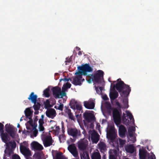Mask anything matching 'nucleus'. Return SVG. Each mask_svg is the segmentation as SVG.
I'll return each mask as SVG.
<instances>
[{"label": "nucleus", "instance_id": "obj_1", "mask_svg": "<svg viewBox=\"0 0 159 159\" xmlns=\"http://www.w3.org/2000/svg\"><path fill=\"white\" fill-rule=\"evenodd\" d=\"M93 69L88 64L82 65L77 67V71L75 74L76 76L72 79V83L75 85H80L84 80V79L82 78L83 75L86 76L88 78L87 82L89 84L93 83L99 84L102 81L103 76V72L101 70L95 71L93 74H90L92 73Z\"/></svg>", "mask_w": 159, "mask_h": 159}, {"label": "nucleus", "instance_id": "obj_2", "mask_svg": "<svg viewBox=\"0 0 159 159\" xmlns=\"http://www.w3.org/2000/svg\"><path fill=\"white\" fill-rule=\"evenodd\" d=\"M44 115H42L41 118L39 119V121L38 128L39 132L42 133L41 134V139L43 142L44 147H46L52 145L53 140L49 133L44 132L45 129L43 125L44 124Z\"/></svg>", "mask_w": 159, "mask_h": 159}, {"label": "nucleus", "instance_id": "obj_3", "mask_svg": "<svg viewBox=\"0 0 159 159\" xmlns=\"http://www.w3.org/2000/svg\"><path fill=\"white\" fill-rule=\"evenodd\" d=\"M106 131L107 138L109 141L110 144L114 147L117 146L118 143L115 139L116 136V131L114 129V126L108 125Z\"/></svg>", "mask_w": 159, "mask_h": 159}, {"label": "nucleus", "instance_id": "obj_4", "mask_svg": "<svg viewBox=\"0 0 159 159\" xmlns=\"http://www.w3.org/2000/svg\"><path fill=\"white\" fill-rule=\"evenodd\" d=\"M71 84L67 83L63 85L62 88V90L60 88L55 87L52 89V93L56 98H61L66 96V91L68 89L70 88Z\"/></svg>", "mask_w": 159, "mask_h": 159}, {"label": "nucleus", "instance_id": "obj_5", "mask_svg": "<svg viewBox=\"0 0 159 159\" xmlns=\"http://www.w3.org/2000/svg\"><path fill=\"white\" fill-rule=\"evenodd\" d=\"M121 111L116 109H114L113 111V117L114 121L117 126L119 127V131L124 132H126V130L125 127L122 125L119 126L121 121Z\"/></svg>", "mask_w": 159, "mask_h": 159}, {"label": "nucleus", "instance_id": "obj_6", "mask_svg": "<svg viewBox=\"0 0 159 159\" xmlns=\"http://www.w3.org/2000/svg\"><path fill=\"white\" fill-rule=\"evenodd\" d=\"M138 147L140 148L139 155L140 159H156V157L153 153L151 152L149 154L145 149L140 145Z\"/></svg>", "mask_w": 159, "mask_h": 159}, {"label": "nucleus", "instance_id": "obj_7", "mask_svg": "<svg viewBox=\"0 0 159 159\" xmlns=\"http://www.w3.org/2000/svg\"><path fill=\"white\" fill-rule=\"evenodd\" d=\"M6 149L4 151L5 154L3 157L4 159H6L7 157H9L13 153L12 149L16 147V143L14 141H11L5 144Z\"/></svg>", "mask_w": 159, "mask_h": 159}, {"label": "nucleus", "instance_id": "obj_8", "mask_svg": "<svg viewBox=\"0 0 159 159\" xmlns=\"http://www.w3.org/2000/svg\"><path fill=\"white\" fill-rule=\"evenodd\" d=\"M125 113H123L121 118V120L122 122L126 125H129V120L126 118V116L128 117L132 123L134 124V119L131 112L127 110L125 111Z\"/></svg>", "mask_w": 159, "mask_h": 159}, {"label": "nucleus", "instance_id": "obj_9", "mask_svg": "<svg viewBox=\"0 0 159 159\" xmlns=\"http://www.w3.org/2000/svg\"><path fill=\"white\" fill-rule=\"evenodd\" d=\"M20 150L21 153L25 157L31 156V151L27 142L24 141L20 144Z\"/></svg>", "mask_w": 159, "mask_h": 159}, {"label": "nucleus", "instance_id": "obj_10", "mask_svg": "<svg viewBox=\"0 0 159 159\" xmlns=\"http://www.w3.org/2000/svg\"><path fill=\"white\" fill-rule=\"evenodd\" d=\"M135 128L133 126L129 127L128 129V134L127 135L128 141L130 143H134L136 141L135 133Z\"/></svg>", "mask_w": 159, "mask_h": 159}, {"label": "nucleus", "instance_id": "obj_11", "mask_svg": "<svg viewBox=\"0 0 159 159\" xmlns=\"http://www.w3.org/2000/svg\"><path fill=\"white\" fill-rule=\"evenodd\" d=\"M4 125L0 123V132H1V137L2 141L6 144L9 140V136L7 133L3 132Z\"/></svg>", "mask_w": 159, "mask_h": 159}, {"label": "nucleus", "instance_id": "obj_12", "mask_svg": "<svg viewBox=\"0 0 159 159\" xmlns=\"http://www.w3.org/2000/svg\"><path fill=\"white\" fill-rule=\"evenodd\" d=\"M89 134L91 136L93 143H97L99 140V136L98 134L94 130H89Z\"/></svg>", "mask_w": 159, "mask_h": 159}, {"label": "nucleus", "instance_id": "obj_13", "mask_svg": "<svg viewBox=\"0 0 159 159\" xmlns=\"http://www.w3.org/2000/svg\"><path fill=\"white\" fill-rule=\"evenodd\" d=\"M5 129L6 131L12 138H13L15 137L14 128L12 125L10 124H6L5 125Z\"/></svg>", "mask_w": 159, "mask_h": 159}, {"label": "nucleus", "instance_id": "obj_14", "mask_svg": "<svg viewBox=\"0 0 159 159\" xmlns=\"http://www.w3.org/2000/svg\"><path fill=\"white\" fill-rule=\"evenodd\" d=\"M67 132L69 135L75 138L80 135V131L75 128H69L67 129Z\"/></svg>", "mask_w": 159, "mask_h": 159}, {"label": "nucleus", "instance_id": "obj_15", "mask_svg": "<svg viewBox=\"0 0 159 159\" xmlns=\"http://www.w3.org/2000/svg\"><path fill=\"white\" fill-rule=\"evenodd\" d=\"M88 145V142L86 140H81L78 142V148L80 150L82 151L86 149Z\"/></svg>", "mask_w": 159, "mask_h": 159}, {"label": "nucleus", "instance_id": "obj_16", "mask_svg": "<svg viewBox=\"0 0 159 159\" xmlns=\"http://www.w3.org/2000/svg\"><path fill=\"white\" fill-rule=\"evenodd\" d=\"M125 152L128 153L132 154L136 151V148L133 144H127L124 146Z\"/></svg>", "mask_w": 159, "mask_h": 159}, {"label": "nucleus", "instance_id": "obj_17", "mask_svg": "<svg viewBox=\"0 0 159 159\" xmlns=\"http://www.w3.org/2000/svg\"><path fill=\"white\" fill-rule=\"evenodd\" d=\"M45 114L47 117L52 119H53L57 114L55 110L53 108L48 109Z\"/></svg>", "mask_w": 159, "mask_h": 159}, {"label": "nucleus", "instance_id": "obj_18", "mask_svg": "<svg viewBox=\"0 0 159 159\" xmlns=\"http://www.w3.org/2000/svg\"><path fill=\"white\" fill-rule=\"evenodd\" d=\"M68 149L74 157H78L77 148L74 144L69 145L68 147Z\"/></svg>", "mask_w": 159, "mask_h": 159}, {"label": "nucleus", "instance_id": "obj_19", "mask_svg": "<svg viewBox=\"0 0 159 159\" xmlns=\"http://www.w3.org/2000/svg\"><path fill=\"white\" fill-rule=\"evenodd\" d=\"M119 149H110L109 152V159H116V157L119 156Z\"/></svg>", "mask_w": 159, "mask_h": 159}, {"label": "nucleus", "instance_id": "obj_20", "mask_svg": "<svg viewBox=\"0 0 159 159\" xmlns=\"http://www.w3.org/2000/svg\"><path fill=\"white\" fill-rule=\"evenodd\" d=\"M125 84L124 82L121 80V79H119L116 80L115 87L119 93H120L123 90Z\"/></svg>", "mask_w": 159, "mask_h": 159}, {"label": "nucleus", "instance_id": "obj_21", "mask_svg": "<svg viewBox=\"0 0 159 159\" xmlns=\"http://www.w3.org/2000/svg\"><path fill=\"white\" fill-rule=\"evenodd\" d=\"M103 104L101 105V109L103 114L105 116V113L110 114L111 111L112 109L111 105L109 103L106 102L105 104L106 109L103 110Z\"/></svg>", "mask_w": 159, "mask_h": 159}, {"label": "nucleus", "instance_id": "obj_22", "mask_svg": "<svg viewBox=\"0 0 159 159\" xmlns=\"http://www.w3.org/2000/svg\"><path fill=\"white\" fill-rule=\"evenodd\" d=\"M131 90V88L129 86L125 84L123 90L120 93H121L123 96L125 97H127L129 95Z\"/></svg>", "mask_w": 159, "mask_h": 159}, {"label": "nucleus", "instance_id": "obj_23", "mask_svg": "<svg viewBox=\"0 0 159 159\" xmlns=\"http://www.w3.org/2000/svg\"><path fill=\"white\" fill-rule=\"evenodd\" d=\"M84 106L89 109H93L94 107V100H89V101H84Z\"/></svg>", "mask_w": 159, "mask_h": 159}, {"label": "nucleus", "instance_id": "obj_24", "mask_svg": "<svg viewBox=\"0 0 159 159\" xmlns=\"http://www.w3.org/2000/svg\"><path fill=\"white\" fill-rule=\"evenodd\" d=\"M32 147L35 150H41L43 149V146L38 142L34 141L31 143Z\"/></svg>", "mask_w": 159, "mask_h": 159}, {"label": "nucleus", "instance_id": "obj_25", "mask_svg": "<svg viewBox=\"0 0 159 159\" xmlns=\"http://www.w3.org/2000/svg\"><path fill=\"white\" fill-rule=\"evenodd\" d=\"M33 111L31 108H27L24 111L26 117L30 120L31 119L33 115Z\"/></svg>", "mask_w": 159, "mask_h": 159}, {"label": "nucleus", "instance_id": "obj_26", "mask_svg": "<svg viewBox=\"0 0 159 159\" xmlns=\"http://www.w3.org/2000/svg\"><path fill=\"white\" fill-rule=\"evenodd\" d=\"M98 146L101 152H103L107 150L106 145L103 142H100L98 144Z\"/></svg>", "mask_w": 159, "mask_h": 159}, {"label": "nucleus", "instance_id": "obj_27", "mask_svg": "<svg viewBox=\"0 0 159 159\" xmlns=\"http://www.w3.org/2000/svg\"><path fill=\"white\" fill-rule=\"evenodd\" d=\"M37 96L35 94L34 92L31 93L28 98L29 100L34 104L36 103L37 101Z\"/></svg>", "mask_w": 159, "mask_h": 159}, {"label": "nucleus", "instance_id": "obj_28", "mask_svg": "<svg viewBox=\"0 0 159 159\" xmlns=\"http://www.w3.org/2000/svg\"><path fill=\"white\" fill-rule=\"evenodd\" d=\"M92 159H101V156L98 151L97 149L91 154Z\"/></svg>", "mask_w": 159, "mask_h": 159}, {"label": "nucleus", "instance_id": "obj_29", "mask_svg": "<svg viewBox=\"0 0 159 159\" xmlns=\"http://www.w3.org/2000/svg\"><path fill=\"white\" fill-rule=\"evenodd\" d=\"M84 115L85 119L89 122L93 120L94 118V116L90 112L85 113Z\"/></svg>", "mask_w": 159, "mask_h": 159}, {"label": "nucleus", "instance_id": "obj_30", "mask_svg": "<svg viewBox=\"0 0 159 159\" xmlns=\"http://www.w3.org/2000/svg\"><path fill=\"white\" fill-rule=\"evenodd\" d=\"M118 95V93L115 89L111 90L109 93L110 97L111 100H113L116 98Z\"/></svg>", "mask_w": 159, "mask_h": 159}, {"label": "nucleus", "instance_id": "obj_31", "mask_svg": "<svg viewBox=\"0 0 159 159\" xmlns=\"http://www.w3.org/2000/svg\"><path fill=\"white\" fill-rule=\"evenodd\" d=\"M77 104V102L76 100L74 99H72L71 100L70 103V108L74 110L75 109V107Z\"/></svg>", "mask_w": 159, "mask_h": 159}, {"label": "nucleus", "instance_id": "obj_32", "mask_svg": "<svg viewBox=\"0 0 159 159\" xmlns=\"http://www.w3.org/2000/svg\"><path fill=\"white\" fill-rule=\"evenodd\" d=\"M51 129H52V131L55 133V134H58L59 132L60 128L58 126H52Z\"/></svg>", "mask_w": 159, "mask_h": 159}, {"label": "nucleus", "instance_id": "obj_33", "mask_svg": "<svg viewBox=\"0 0 159 159\" xmlns=\"http://www.w3.org/2000/svg\"><path fill=\"white\" fill-rule=\"evenodd\" d=\"M63 104L62 103H60L59 104H57V105L54 107V108L62 111H63Z\"/></svg>", "mask_w": 159, "mask_h": 159}, {"label": "nucleus", "instance_id": "obj_34", "mask_svg": "<svg viewBox=\"0 0 159 159\" xmlns=\"http://www.w3.org/2000/svg\"><path fill=\"white\" fill-rule=\"evenodd\" d=\"M50 91V87H48L47 88L45 89L43 92V95L46 97H49V91Z\"/></svg>", "mask_w": 159, "mask_h": 159}, {"label": "nucleus", "instance_id": "obj_35", "mask_svg": "<svg viewBox=\"0 0 159 159\" xmlns=\"http://www.w3.org/2000/svg\"><path fill=\"white\" fill-rule=\"evenodd\" d=\"M128 100L127 97H125V98L123 99V103L124 104V108H127L128 107Z\"/></svg>", "mask_w": 159, "mask_h": 159}, {"label": "nucleus", "instance_id": "obj_36", "mask_svg": "<svg viewBox=\"0 0 159 159\" xmlns=\"http://www.w3.org/2000/svg\"><path fill=\"white\" fill-rule=\"evenodd\" d=\"M56 159H66V158L63 155L62 153H57L56 156Z\"/></svg>", "mask_w": 159, "mask_h": 159}, {"label": "nucleus", "instance_id": "obj_37", "mask_svg": "<svg viewBox=\"0 0 159 159\" xmlns=\"http://www.w3.org/2000/svg\"><path fill=\"white\" fill-rule=\"evenodd\" d=\"M103 89V88L101 87H96L95 89L97 93L99 94H101Z\"/></svg>", "mask_w": 159, "mask_h": 159}, {"label": "nucleus", "instance_id": "obj_38", "mask_svg": "<svg viewBox=\"0 0 159 159\" xmlns=\"http://www.w3.org/2000/svg\"><path fill=\"white\" fill-rule=\"evenodd\" d=\"M126 141L125 140L120 139H119V142L120 147H123L124 145L125 144Z\"/></svg>", "mask_w": 159, "mask_h": 159}, {"label": "nucleus", "instance_id": "obj_39", "mask_svg": "<svg viewBox=\"0 0 159 159\" xmlns=\"http://www.w3.org/2000/svg\"><path fill=\"white\" fill-rule=\"evenodd\" d=\"M44 106L45 108L50 107H51V105L50 104V102L48 100H47L44 102Z\"/></svg>", "mask_w": 159, "mask_h": 159}, {"label": "nucleus", "instance_id": "obj_40", "mask_svg": "<svg viewBox=\"0 0 159 159\" xmlns=\"http://www.w3.org/2000/svg\"><path fill=\"white\" fill-rule=\"evenodd\" d=\"M40 105L39 104H36V103L34 104V105L33 106L34 110H38L40 108Z\"/></svg>", "mask_w": 159, "mask_h": 159}, {"label": "nucleus", "instance_id": "obj_41", "mask_svg": "<svg viewBox=\"0 0 159 159\" xmlns=\"http://www.w3.org/2000/svg\"><path fill=\"white\" fill-rule=\"evenodd\" d=\"M82 156L84 159H89V154L87 153H84Z\"/></svg>", "mask_w": 159, "mask_h": 159}, {"label": "nucleus", "instance_id": "obj_42", "mask_svg": "<svg viewBox=\"0 0 159 159\" xmlns=\"http://www.w3.org/2000/svg\"><path fill=\"white\" fill-rule=\"evenodd\" d=\"M27 124V125H29L31 127H33V120H32L30 119L29 121H28L27 123L26 124Z\"/></svg>", "mask_w": 159, "mask_h": 159}, {"label": "nucleus", "instance_id": "obj_43", "mask_svg": "<svg viewBox=\"0 0 159 159\" xmlns=\"http://www.w3.org/2000/svg\"><path fill=\"white\" fill-rule=\"evenodd\" d=\"M35 156L37 159H41L42 154L40 153H37L35 154Z\"/></svg>", "mask_w": 159, "mask_h": 159}, {"label": "nucleus", "instance_id": "obj_44", "mask_svg": "<svg viewBox=\"0 0 159 159\" xmlns=\"http://www.w3.org/2000/svg\"><path fill=\"white\" fill-rule=\"evenodd\" d=\"M78 110L81 111L82 109V107L80 105L78 104H77V105L75 107V108Z\"/></svg>", "mask_w": 159, "mask_h": 159}, {"label": "nucleus", "instance_id": "obj_45", "mask_svg": "<svg viewBox=\"0 0 159 159\" xmlns=\"http://www.w3.org/2000/svg\"><path fill=\"white\" fill-rule=\"evenodd\" d=\"M33 129H34L33 131V134L34 135V136L35 137H36L37 135V134L38 133V131L37 129H34V128H33Z\"/></svg>", "mask_w": 159, "mask_h": 159}, {"label": "nucleus", "instance_id": "obj_46", "mask_svg": "<svg viewBox=\"0 0 159 159\" xmlns=\"http://www.w3.org/2000/svg\"><path fill=\"white\" fill-rule=\"evenodd\" d=\"M12 159H20L19 156L16 154H14L12 157Z\"/></svg>", "mask_w": 159, "mask_h": 159}, {"label": "nucleus", "instance_id": "obj_47", "mask_svg": "<svg viewBox=\"0 0 159 159\" xmlns=\"http://www.w3.org/2000/svg\"><path fill=\"white\" fill-rule=\"evenodd\" d=\"M62 80L64 81L65 82H68V81H69L70 80V81H72V80H71V79H70V78H68V79L64 78L63 79H61V80H60V82Z\"/></svg>", "mask_w": 159, "mask_h": 159}, {"label": "nucleus", "instance_id": "obj_48", "mask_svg": "<svg viewBox=\"0 0 159 159\" xmlns=\"http://www.w3.org/2000/svg\"><path fill=\"white\" fill-rule=\"evenodd\" d=\"M25 125L27 129L28 130V131L29 130L30 131L32 128H33V127H31L29 125H27V124H25Z\"/></svg>", "mask_w": 159, "mask_h": 159}, {"label": "nucleus", "instance_id": "obj_49", "mask_svg": "<svg viewBox=\"0 0 159 159\" xmlns=\"http://www.w3.org/2000/svg\"><path fill=\"white\" fill-rule=\"evenodd\" d=\"M126 133V132H124V133H123L122 132L119 131L120 136L122 137H123L125 136Z\"/></svg>", "mask_w": 159, "mask_h": 159}, {"label": "nucleus", "instance_id": "obj_50", "mask_svg": "<svg viewBox=\"0 0 159 159\" xmlns=\"http://www.w3.org/2000/svg\"><path fill=\"white\" fill-rule=\"evenodd\" d=\"M68 115L69 118L72 120H74V117L71 112L68 114Z\"/></svg>", "mask_w": 159, "mask_h": 159}, {"label": "nucleus", "instance_id": "obj_51", "mask_svg": "<svg viewBox=\"0 0 159 159\" xmlns=\"http://www.w3.org/2000/svg\"><path fill=\"white\" fill-rule=\"evenodd\" d=\"M65 112L67 113V115H68V114H69L71 112V111L69 109H68L66 107V110H65Z\"/></svg>", "mask_w": 159, "mask_h": 159}, {"label": "nucleus", "instance_id": "obj_52", "mask_svg": "<svg viewBox=\"0 0 159 159\" xmlns=\"http://www.w3.org/2000/svg\"><path fill=\"white\" fill-rule=\"evenodd\" d=\"M100 125L99 124L97 123L96 124V129H98L99 131H100Z\"/></svg>", "mask_w": 159, "mask_h": 159}, {"label": "nucleus", "instance_id": "obj_53", "mask_svg": "<svg viewBox=\"0 0 159 159\" xmlns=\"http://www.w3.org/2000/svg\"><path fill=\"white\" fill-rule=\"evenodd\" d=\"M102 98L104 100H107L108 99V98L107 97V96L106 95H104L102 96Z\"/></svg>", "mask_w": 159, "mask_h": 159}, {"label": "nucleus", "instance_id": "obj_54", "mask_svg": "<svg viewBox=\"0 0 159 159\" xmlns=\"http://www.w3.org/2000/svg\"><path fill=\"white\" fill-rule=\"evenodd\" d=\"M148 140H142L140 142L141 144H145L148 141Z\"/></svg>", "mask_w": 159, "mask_h": 159}, {"label": "nucleus", "instance_id": "obj_55", "mask_svg": "<svg viewBox=\"0 0 159 159\" xmlns=\"http://www.w3.org/2000/svg\"><path fill=\"white\" fill-rule=\"evenodd\" d=\"M38 110H35V111L34 112V114L35 115H37L39 113Z\"/></svg>", "mask_w": 159, "mask_h": 159}, {"label": "nucleus", "instance_id": "obj_56", "mask_svg": "<svg viewBox=\"0 0 159 159\" xmlns=\"http://www.w3.org/2000/svg\"><path fill=\"white\" fill-rule=\"evenodd\" d=\"M78 54L79 55H81L82 54V52L81 51H79L78 53Z\"/></svg>", "mask_w": 159, "mask_h": 159}, {"label": "nucleus", "instance_id": "obj_57", "mask_svg": "<svg viewBox=\"0 0 159 159\" xmlns=\"http://www.w3.org/2000/svg\"><path fill=\"white\" fill-rule=\"evenodd\" d=\"M76 49L78 51H79L80 50V48L77 47H76Z\"/></svg>", "mask_w": 159, "mask_h": 159}, {"label": "nucleus", "instance_id": "obj_58", "mask_svg": "<svg viewBox=\"0 0 159 159\" xmlns=\"http://www.w3.org/2000/svg\"><path fill=\"white\" fill-rule=\"evenodd\" d=\"M50 122H53L54 123V124H56V122H55V121H54L53 120H51L50 121Z\"/></svg>", "mask_w": 159, "mask_h": 159}, {"label": "nucleus", "instance_id": "obj_59", "mask_svg": "<svg viewBox=\"0 0 159 159\" xmlns=\"http://www.w3.org/2000/svg\"><path fill=\"white\" fill-rule=\"evenodd\" d=\"M20 126V125H19V124H18V125H17V127L18 128H19Z\"/></svg>", "mask_w": 159, "mask_h": 159}, {"label": "nucleus", "instance_id": "obj_60", "mask_svg": "<svg viewBox=\"0 0 159 159\" xmlns=\"http://www.w3.org/2000/svg\"><path fill=\"white\" fill-rule=\"evenodd\" d=\"M117 105H118V106L120 107V106H119L120 105V104H119V102H117Z\"/></svg>", "mask_w": 159, "mask_h": 159}, {"label": "nucleus", "instance_id": "obj_61", "mask_svg": "<svg viewBox=\"0 0 159 159\" xmlns=\"http://www.w3.org/2000/svg\"><path fill=\"white\" fill-rule=\"evenodd\" d=\"M22 117H21L20 119V121H21L22 120Z\"/></svg>", "mask_w": 159, "mask_h": 159}, {"label": "nucleus", "instance_id": "obj_62", "mask_svg": "<svg viewBox=\"0 0 159 159\" xmlns=\"http://www.w3.org/2000/svg\"><path fill=\"white\" fill-rule=\"evenodd\" d=\"M76 117H77V116H78V115H76Z\"/></svg>", "mask_w": 159, "mask_h": 159}, {"label": "nucleus", "instance_id": "obj_63", "mask_svg": "<svg viewBox=\"0 0 159 159\" xmlns=\"http://www.w3.org/2000/svg\"><path fill=\"white\" fill-rule=\"evenodd\" d=\"M59 139L60 140V138L59 137Z\"/></svg>", "mask_w": 159, "mask_h": 159}, {"label": "nucleus", "instance_id": "obj_64", "mask_svg": "<svg viewBox=\"0 0 159 159\" xmlns=\"http://www.w3.org/2000/svg\"><path fill=\"white\" fill-rule=\"evenodd\" d=\"M102 121H105V120H103Z\"/></svg>", "mask_w": 159, "mask_h": 159}]
</instances>
